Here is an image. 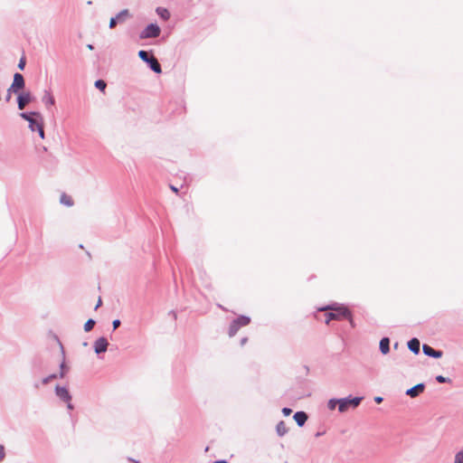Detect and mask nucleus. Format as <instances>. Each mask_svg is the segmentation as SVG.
<instances>
[{
	"instance_id": "f257e3e1",
	"label": "nucleus",
	"mask_w": 463,
	"mask_h": 463,
	"mask_svg": "<svg viewBox=\"0 0 463 463\" xmlns=\"http://www.w3.org/2000/svg\"><path fill=\"white\" fill-rule=\"evenodd\" d=\"M321 311H328L325 314V322L329 324L331 320H343L348 319L353 324V319L350 311L345 307H326L320 309Z\"/></svg>"
},
{
	"instance_id": "f03ea898",
	"label": "nucleus",
	"mask_w": 463,
	"mask_h": 463,
	"mask_svg": "<svg viewBox=\"0 0 463 463\" xmlns=\"http://www.w3.org/2000/svg\"><path fill=\"white\" fill-rule=\"evenodd\" d=\"M250 318L246 316H241L234 319L229 327V335L233 336L242 326H246L250 324Z\"/></svg>"
},
{
	"instance_id": "7ed1b4c3",
	"label": "nucleus",
	"mask_w": 463,
	"mask_h": 463,
	"mask_svg": "<svg viewBox=\"0 0 463 463\" xmlns=\"http://www.w3.org/2000/svg\"><path fill=\"white\" fill-rule=\"evenodd\" d=\"M161 33V30L158 25L155 24H151L147 25L145 30L141 33L140 38L146 39V38H156L159 36Z\"/></svg>"
},
{
	"instance_id": "20e7f679",
	"label": "nucleus",
	"mask_w": 463,
	"mask_h": 463,
	"mask_svg": "<svg viewBox=\"0 0 463 463\" xmlns=\"http://www.w3.org/2000/svg\"><path fill=\"white\" fill-rule=\"evenodd\" d=\"M24 79L22 74L15 73L14 75V80L9 88L8 91H13L14 93H17L20 90H23L24 88Z\"/></svg>"
},
{
	"instance_id": "39448f33",
	"label": "nucleus",
	"mask_w": 463,
	"mask_h": 463,
	"mask_svg": "<svg viewBox=\"0 0 463 463\" xmlns=\"http://www.w3.org/2000/svg\"><path fill=\"white\" fill-rule=\"evenodd\" d=\"M55 392H56V395L60 399H61L62 401H64L68 403L67 404L68 409L72 410L73 406L71 403V396L70 395L69 391L65 387L56 386Z\"/></svg>"
},
{
	"instance_id": "423d86ee",
	"label": "nucleus",
	"mask_w": 463,
	"mask_h": 463,
	"mask_svg": "<svg viewBox=\"0 0 463 463\" xmlns=\"http://www.w3.org/2000/svg\"><path fill=\"white\" fill-rule=\"evenodd\" d=\"M32 101V95L29 91L23 92L19 94L17 102H18V109H24L25 106Z\"/></svg>"
},
{
	"instance_id": "0eeeda50",
	"label": "nucleus",
	"mask_w": 463,
	"mask_h": 463,
	"mask_svg": "<svg viewBox=\"0 0 463 463\" xmlns=\"http://www.w3.org/2000/svg\"><path fill=\"white\" fill-rule=\"evenodd\" d=\"M109 343L105 337H99L94 343V349L97 354L106 352Z\"/></svg>"
},
{
	"instance_id": "6e6552de",
	"label": "nucleus",
	"mask_w": 463,
	"mask_h": 463,
	"mask_svg": "<svg viewBox=\"0 0 463 463\" xmlns=\"http://www.w3.org/2000/svg\"><path fill=\"white\" fill-rule=\"evenodd\" d=\"M425 390V385L423 383H419L413 386L411 389H408L406 394L411 396V398L417 397L420 393H422Z\"/></svg>"
},
{
	"instance_id": "1a4fd4ad",
	"label": "nucleus",
	"mask_w": 463,
	"mask_h": 463,
	"mask_svg": "<svg viewBox=\"0 0 463 463\" xmlns=\"http://www.w3.org/2000/svg\"><path fill=\"white\" fill-rule=\"evenodd\" d=\"M422 351L426 355L431 356L434 358H440L442 356L441 351H436L431 346H430L428 345H423Z\"/></svg>"
},
{
	"instance_id": "9d476101",
	"label": "nucleus",
	"mask_w": 463,
	"mask_h": 463,
	"mask_svg": "<svg viewBox=\"0 0 463 463\" xmlns=\"http://www.w3.org/2000/svg\"><path fill=\"white\" fill-rule=\"evenodd\" d=\"M294 420L298 426H303L307 420V415L304 411H298L294 415Z\"/></svg>"
},
{
	"instance_id": "9b49d317",
	"label": "nucleus",
	"mask_w": 463,
	"mask_h": 463,
	"mask_svg": "<svg viewBox=\"0 0 463 463\" xmlns=\"http://www.w3.org/2000/svg\"><path fill=\"white\" fill-rule=\"evenodd\" d=\"M43 101L47 108L55 104V99L50 91H45L43 97Z\"/></svg>"
},
{
	"instance_id": "f8f14e48",
	"label": "nucleus",
	"mask_w": 463,
	"mask_h": 463,
	"mask_svg": "<svg viewBox=\"0 0 463 463\" xmlns=\"http://www.w3.org/2000/svg\"><path fill=\"white\" fill-rule=\"evenodd\" d=\"M409 349L415 354L420 353V341L417 338H412L408 343Z\"/></svg>"
},
{
	"instance_id": "ddd939ff",
	"label": "nucleus",
	"mask_w": 463,
	"mask_h": 463,
	"mask_svg": "<svg viewBox=\"0 0 463 463\" xmlns=\"http://www.w3.org/2000/svg\"><path fill=\"white\" fill-rule=\"evenodd\" d=\"M150 65V68L156 73H161V66L158 62V61L154 57L151 56L149 59V61L147 62Z\"/></svg>"
},
{
	"instance_id": "4468645a",
	"label": "nucleus",
	"mask_w": 463,
	"mask_h": 463,
	"mask_svg": "<svg viewBox=\"0 0 463 463\" xmlns=\"http://www.w3.org/2000/svg\"><path fill=\"white\" fill-rule=\"evenodd\" d=\"M380 350L383 354H386L390 351V340L387 337H383L380 341Z\"/></svg>"
},
{
	"instance_id": "2eb2a0df",
	"label": "nucleus",
	"mask_w": 463,
	"mask_h": 463,
	"mask_svg": "<svg viewBox=\"0 0 463 463\" xmlns=\"http://www.w3.org/2000/svg\"><path fill=\"white\" fill-rule=\"evenodd\" d=\"M157 14L163 18L165 21L168 20L170 18V13L167 9L163 7H158L156 9Z\"/></svg>"
},
{
	"instance_id": "dca6fc26",
	"label": "nucleus",
	"mask_w": 463,
	"mask_h": 463,
	"mask_svg": "<svg viewBox=\"0 0 463 463\" xmlns=\"http://www.w3.org/2000/svg\"><path fill=\"white\" fill-rule=\"evenodd\" d=\"M130 16L129 14V12L128 9H125V10H122L120 13L118 14V15L116 16L118 21L119 23H122L124 22L127 18H128Z\"/></svg>"
},
{
	"instance_id": "f3484780",
	"label": "nucleus",
	"mask_w": 463,
	"mask_h": 463,
	"mask_svg": "<svg viewBox=\"0 0 463 463\" xmlns=\"http://www.w3.org/2000/svg\"><path fill=\"white\" fill-rule=\"evenodd\" d=\"M38 124H43L42 117L40 118V121H38L36 118H32L29 122V128L32 131L37 130V125Z\"/></svg>"
},
{
	"instance_id": "a211bd4d",
	"label": "nucleus",
	"mask_w": 463,
	"mask_h": 463,
	"mask_svg": "<svg viewBox=\"0 0 463 463\" xmlns=\"http://www.w3.org/2000/svg\"><path fill=\"white\" fill-rule=\"evenodd\" d=\"M338 403H339L338 410L341 412L345 411L348 409V407L350 406V404L348 403V400H340L338 402Z\"/></svg>"
},
{
	"instance_id": "6ab92c4d",
	"label": "nucleus",
	"mask_w": 463,
	"mask_h": 463,
	"mask_svg": "<svg viewBox=\"0 0 463 463\" xmlns=\"http://www.w3.org/2000/svg\"><path fill=\"white\" fill-rule=\"evenodd\" d=\"M21 118H23L24 119L27 120L28 122H30V120L33 118L32 116H36L37 118H41V115L37 112H33L31 114H27V113H21L20 114Z\"/></svg>"
},
{
	"instance_id": "aec40b11",
	"label": "nucleus",
	"mask_w": 463,
	"mask_h": 463,
	"mask_svg": "<svg viewBox=\"0 0 463 463\" xmlns=\"http://www.w3.org/2000/svg\"><path fill=\"white\" fill-rule=\"evenodd\" d=\"M61 202L68 206H71L73 204L72 199L66 194L61 195Z\"/></svg>"
},
{
	"instance_id": "412c9836",
	"label": "nucleus",
	"mask_w": 463,
	"mask_h": 463,
	"mask_svg": "<svg viewBox=\"0 0 463 463\" xmlns=\"http://www.w3.org/2000/svg\"><path fill=\"white\" fill-rule=\"evenodd\" d=\"M277 431L278 433L282 436L286 433L287 431V428H286V425L283 421H280L278 425H277Z\"/></svg>"
},
{
	"instance_id": "4be33fe9",
	"label": "nucleus",
	"mask_w": 463,
	"mask_h": 463,
	"mask_svg": "<svg viewBox=\"0 0 463 463\" xmlns=\"http://www.w3.org/2000/svg\"><path fill=\"white\" fill-rule=\"evenodd\" d=\"M95 326V321L93 319H89L85 324H84V330L86 332H90L93 326Z\"/></svg>"
},
{
	"instance_id": "5701e85b",
	"label": "nucleus",
	"mask_w": 463,
	"mask_h": 463,
	"mask_svg": "<svg viewBox=\"0 0 463 463\" xmlns=\"http://www.w3.org/2000/svg\"><path fill=\"white\" fill-rule=\"evenodd\" d=\"M138 56L142 61L146 62L149 61L150 57L148 56L147 52L141 50L138 52Z\"/></svg>"
},
{
	"instance_id": "b1692460",
	"label": "nucleus",
	"mask_w": 463,
	"mask_h": 463,
	"mask_svg": "<svg viewBox=\"0 0 463 463\" xmlns=\"http://www.w3.org/2000/svg\"><path fill=\"white\" fill-rule=\"evenodd\" d=\"M95 86L96 88H98L99 90H100L101 91H104L105 89H106V82L102 80H98L96 82H95Z\"/></svg>"
},
{
	"instance_id": "393cba45",
	"label": "nucleus",
	"mask_w": 463,
	"mask_h": 463,
	"mask_svg": "<svg viewBox=\"0 0 463 463\" xmlns=\"http://www.w3.org/2000/svg\"><path fill=\"white\" fill-rule=\"evenodd\" d=\"M360 402H361V398H354V399L348 400V403L350 404V406H353V407H357L359 405Z\"/></svg>"
},
{
	"instance_id": "a878e982",
	"label": "nucleus",
	"mask_w": 463,
	"mask_h": 463,
	"mask_svg": "<svg viewBox=\"0 0 463 463\" xmlns=\"http://www.w3.org/2000/svg\"><path fill=\"white\" fill-rule=\"evenodd\" d=\"M455 463H463V449L456 455Z\"/></svg>"
},
{
	"instance_id": "bb28decb",
	"label": "nucleus",
	"mask_w": 463,
	"mask_h": 463,
	"mask_svg": "<svg viewBox=\"0 0 463 463\" xmlns=\"http://www.w3.org/2000/svg\"><path fill=\"white\" fill-rule=\"evenodd\" d=\"M37 131L39 132V136L41 138H44V130H43V124H38L37 125Z\"/></svg>"
},
{
	"instance_id": "cd10ccee",
	"label": "nucleus",
	"mask_w": 463,
	"mask_h": 463,
	"mask_svg": "<svg viewBox=\"0 0 463 463\" xmlns=\"http://www.w3.org/2000/svg\"><path fill=\"white\" fill-rule=\"evenodd\" d=\"M67 372V369L65 368V364L64 363L62 362L61 364V373H60V377L61 378H63L65 373Z\"/></svg>"
},
{
	"instance_id": "c85d7f7f",
	"label": "nucleus",
	"mask_w": 463,
	"mask_h": 463,
	"mask_svg": "<svg viewBox=\"0 0 463 463\" xmlns=\"http://www.w3.org/2000/svg\"><path fill=\"white\" fill-rule=\"evenodd\" d=\"M56 377H57V375H56V374L49 375L48 377H46V378H44V379L43 380V383L44 384H46V383H48L50 381H52V380L55 379Z\"/></svg>"
},
{
	"instance_id": "c756f323",
	"label": "nucleus",
	"mask_w": 463,
	"mask_h": 463,
	"mask_svg": "<svg viewBox=\"0 0 463 463\" xmlns=\"http://www.w3.org/2000/svg\"><path fill=\"white\" fill-rule=\"evenodd\" d=\"M118 22V21L117 17L111 18L109 21V28H111V29L114 28L117 25Z\"/></svg>"
},
{
	"instance_id": "7c9ffc66",
	"label": "nucleus",
	"mask_w": 463,
	"mask_h": 463,
	"mask_svg": "<svg viewBox=\"0 0 463 463\" xmlns=\"http://www.w3.org/2000/svg\"><path fill=\"white\" fill-rule=\"evenodd\" d=\"M5 457V447L0 444V461H2Z\"/></svg>"
},
{
	"instance_id": "2f4dec72",
	"label": "nucleus",
	"mask_w": 463,
	"mask_h": 463,
	"mask_svg": "<svg viewBox=\"0 0 463 463\" xmlns=\"http://www.w3.org/2000/svg\"><path fill=\"white\" fill-rule=\"evenodd\" d=\"M24 66H25V58L24 57H22L19 63H18V68L20 70H24Z\"/></svg>"
},
{
	"instance_id": "473e14b6",
	"label": "nucleus",
	"mask_w": 463,
	"mask_h": 463,
	"mask_svg": "<svg viewBox=\"0 0 463 463\" xmlns=\"http://www.w3.org/2000/svg\"><path fill=\"white\" fill-rule=\"evenodd\" d=\"M436 380H437L439 383H446V382H447V379H446L445 377H443L442 375H438V376L436 377Z\"/></svg>"
},
{
	"instance_id": "72a5a7b5",
	"label": "nucleus",
	"mask_w": 463,
	"mask_h": 463,
	"mask_svg": "<svg viewBox=\"0 0 463 463\" xmlns=\"http://www.w3.org/2000/svg\"><path fill=\"white\" fill-rule=\"evenodd\" d=\"M120 326V321L118 319H116L113 321V328L117 329Z\"/></svg>"
},
{
	"instance_id": "f704fd0d",
	"label": "nucleus",
	"mask_w": 463,
	"mask_h": 463,
	"mask_svg": "<svg viewBox=\"0 0 463 463\" xmlns=\"http://www.w3.org/2000/svg\"><path fill=\"white\" fill-rule=\"evenodd\" d=\"M101 305H102V300H101V298L99 297L98 301H97V305L95 307V309L99 308Z\"/></svg>"
},
{
	"instance_id": "c9c22d12",
	"label": "nucleus",
	"mask_w": 463,
	"mask_h": 463,
	"mask_svg": "<svg viewBox=\"0 0 463 463\" xmlns=\"http://www.w3.org/2000/svg\"><path fill=\"white\" fill-rule=\"evenodd\" d=\"M283 412L285 415H289L291 413V410L288 409V408H284Z\"/></svg>"
},
{
	"instance_id": "e433bc0d",
	"label": "nucleus",
	"mask_w": 463,
	"mask_h": 463,
	"mask_svg": "<svg viewBox=\"0 0 463 463\" xmlns=\"http://www.w3.org/2000/svg\"><path fill=\"white\" fill-rule=\"evenodd\" d=\"M170 189H171L174 193H175V194H177V193H178V189H177L175 186H174V185H170Z\"/></svg>"
},
{
	"instance_id": "4c0bfd02",
	"label": "nucleus",
	"mask_w": 463,
	"mask_h": 463,
	"mask_svg": "<svg viewBox=\"0 0 463 463\" xmlns=\"http://www.w3.org/2000/svg\"><path fill=\"white\" fill-rule=\"evenodd\" d=\"M374 401L377 402V403H381L383 402V398L382 397H375L374 398Z\"/></svg>"
},
{
	"instance_id": "58836bf2",
	"label": "nucleus",
	"mask_w": 463,
	"mask_h": 463,
	"mask_svg": "<svg viewBox=\"0 0 463 463\" xmlns=\"http://www.w3.org/2000/svg\"><path fill=\"white\" fill-rule=\"evenodd\" d=\"M329 407H330V409H332V410H333V409H335V403H334V402H333V401H330V402H329Z\"/></svg>"
},
{
	"instance_id": "ea45409f",
	"label": "nucleus",
	"mask_w": 463,
	"mask_h": 463,
	"mask_svg": "<svg viewBox=\"0 0 463 463\" xmlns=\"http://www.w3.org/2000/svg\"><path fill=\"white\" fill-rule=\"evenodd\" d=\"M248 339L246 337L242 338L241 341V345H245Z\"/></svg>"
},
{
	"instance_id": "a19ab883",
	"label": "nucleus",
	"mask_w": 463,
	"mask_h": 463,
	"mask_svg": "<svg viewBox=\"0 0 463 463\" xmlns=\"http://www.w3.org/2000/svg\"><path fill=\"white\" fill-rule=\"evenodd\" d=\"M213 463H228V462H226L225 460H219V461H215Z\"/></svg>"
}]
</instances>
